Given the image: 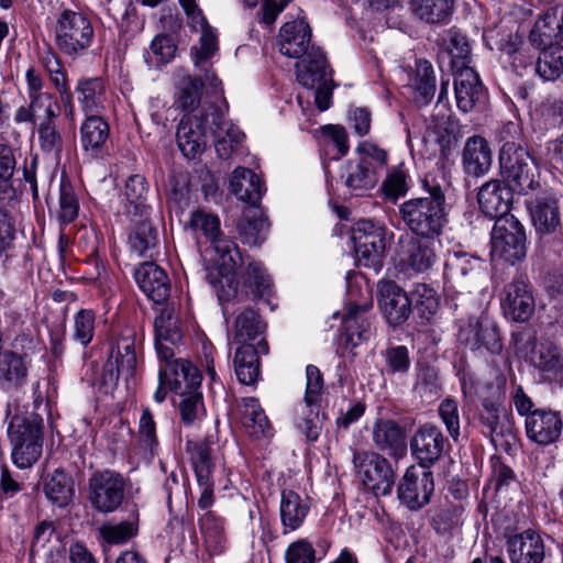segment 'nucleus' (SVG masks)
<instances>
[{"label": "nucleus", "instance_id": "obj_1", "mask_svg": "<svg viewBox=\"0 0 563 563\" xmlns=\"http://www.w3.org/2000/svg\"><path fill=\"white\" fill-rule=\"evenodd\" d=\"M189 224L195 232H201L210 241L218 255V276L214 277L212 273H209L207 278L217 294L223 314L227 316L230 313V305L234 300L240 302L246 297V294L239 291V284L234 276L238 266H242L244 260L236 243L221 233L220 220L217 216L197 210L192 213Z\"/></svg>", "mask_w": 563, "mask_h": 563}, {"label": "nucleus", "instance_id": "obj_2", "mask_svg": "<svg viewBox=\"0 0 563 563\" xmlns=\"http://www.w3.org/2000/svg\"><path fill=\"white\" fill-rule=\"evenodd\" d=\"M427 196L404 201L398 213L406 228L427 240L439 238L448 222L445 192L450 183L444 172L428 173L421 180Z\"/></svg>", "mask_w": 563, "mask_h": 563}, {"label": "nucleus", "instance_id": "obj_3", "mask_svg": "<svg viewBox=\"0 0 563 563\" xmlns=\"http://www.w3.org/2000/svg\"><path fill=\"white\" fill-rule=\"evenodd\" d=\"M532 225L538 235L537 251L549 262L563 256V227L559 198L544 192L527 203Z\"/></svg>", "mask_w": 563, "mask_h": 563}, {"label": "nucleus", "instance_id": "obj_4", "mask_svg": "<svg viewBox=\"0 0 563 563\" xmlns=\"http://www.w3.org/2000/svg\"><path fill=\"white\" fill-rule=\"evenodd\" d=\"M8 437L12 461L20 468L31 467L42 455L43 418L33 411H16L9 421Z\"/></svg>", "mask_w": 563, "mask_h": 563}, {"label": "nucleus", "instance_id": "obj_5", "mask_svg": "<svg viewBox=\"0 0 563 563\" xmlns=\"http://www.w3.org/2000/svg\"><path fill=\"white\" fill-rule=\"evenodd\" d=\"M95 40L91 20L84 12L64 9L57 16L54 42L57 49L71 59L84 56Z\"/></svg>", "mask_w": 563, "mask_h": 563}, {"label": "nucleus", "instance_id": "obj_6", "mask_svg": "<svg viewBox=\"0 0 563 563\" xmlns=\"http://www.w3.org/2000/svg\"><path fill=\"white\" fill-rule=\"evenodd\" d=\"M277 44L284 56L298 59L295 66L296 75L299 74L302 64L311 68L317 66L314 60H327L321 48L311 43V27L303 19L284 23L277 36Z\"/></svg>", "mask_w": 563, "mask_h": 563}, {"label": "nucleus", "instance_id": "obj_7", "mask_svg": "<svg viewBox=\"0 0 563 563\" xmlns=\"http://www.w3.org/2000/svg\"><path fill=\"white\" fill-rule=\"evenodd\" d=\"M356 154L358 159L347 163L343 177L345 186L355 195L361 196L376 186L378 178L375 165H385L387 153L376 143H358Z\"/></svg>", "mask_w": 563, "mask_h": 563}, {"label": "nucleus", "instance_id": "obj_8", "mask_svg": "<svg viewBox=\"0 0 563 563\" xmlns=\"http://www.w3.org/2000/svg\"><path fill=\"white\" fill-rule=\"evenodd\" d=\"M492 256L511 265L527 255V236L523 225L515 216L495 220L492 231Z\"/></svg>", "mask_w": 563, "mask_h": 563}, {"label": "nucleus", "instance_id": "obj_9", "mask_svg": "<svg viewBox=\"0 0 563 563\" xmlns=\"http://www.w3.org/2000/svg\"><path fill=\"white\" fill-rule=\"evenodd\" d=\"M387 235V229L372 220L362 219L354 224L352 241L355 255L362 265L376 271L383 266Z\"/></svg>", "mask_w": 563, "mask_h": 563}, {"label": "nucleus", "instance_id": "obj_10", "mask_svg": "<svg viewBox=\"0 0 563 563\" xmlns=\"http://www.w3.org/2000/svg\"><path fill=\"white\" fill-rule=\"evenodd\" d=\"M125 494V481L120 473L106 470L96 472L88 481V500L101 514L115 511Z\"/></svg>", "mask_w": 563, "mask_h": 563}, {"label": "nucleus", "instance_id": "obj_11", "mask_svg": "<svg viewBox=\"0 0 563 563\" xmlns=\"http://www.w3.org/2000/svg\"><path fill=\"white\" fill-rule=\"evenodd\" d=\"M353 462L363 485L375 496L391 493L395 472L387 459L375 452H360L354 454Z\"/></svg>", "mask_w": 563, "mask_h": 563}, {"label": "nucleus", "instance_id": "obj_12", "mask_svg": "<svg viewBox=\"0 0 563 563\" xmlns=\"http://www.w3.org/2000/svg\"><path fill=\"white\" fill-rule=\"evenodd\" d=\"M500 307L505 316L516 322L528 321L536 308L532 286L526 275H517L504 286Z\"/></svg>", "mask_w": 563, "mask_h": 563}, {"label": "nucleus", "instance_id": "obj_13", "mask_svg": "<svg viewBox=\"0 0 563 563\" xmlns=\"http://www.w3.org/2000/svg\"><path fill=\"white\" fill-rule=\"evenodd\" d=\"M483 263L465 253L449 254L444 265V288L452 292L468 291L482 277Z\"/></svg>", "mask_w": 563, "mask_h": 563}, {"label": "nucleus", "instance_id": "obj_14", "mask_svg": "<svg viewBox=\"0 0 563 563\" xmlns=\"http://www.w3.org/2000/svg\"><path fill=\"white\" fill-rule=\"evenodd\" d=\"M433 489L432 472L410 466L398 485L397 494L399 500L410 510H418L430 501Z\"/></svg>", "mask_w": 563, "mask_h": 563}, {"label": "nucleus", "instance_id": "obj_15", "mask_svg": "<svg viewBox=\"0 0 563 563\" xmlns=\"http://www.w3.org/2000/svg\"><path fill=\"white\" fill-rule=\"evenodd\" d=\"M373 307V301L367 291V296L361 302L350 301L345 308L342 318L344 328L345 344L352 349L366 342L372 336L373 321L367 316Z\"/></svg>", "mask_w": 563, "mask_h": 563}, {"label": "nucleus", "instance_id": "obj_16", "mask_svg": "<svg viewBox=\"0 0 563 563\" xmlns=\"http://www.w3.org/2000/svg\"><path fill=\"white\" fill-rule=\"evenodd\" d=\"M317 66L307 68L305 64L300 66L299 74L296 75L297 81L309 90H314V103L320 111H325L331 106L332 99V70L328 60H314Z\"/></svg>", "mask_w": 563, "mask_h": 563}, {"label": "nucleus", "instance_id": "obj_17", "mask_svg": "<svg viewBox=\"0 0 563 563\" xmlns=\"http://www.w3.org/2000/svg\"><path fill=\"white\" fill-rule=\"evenodd\" d=\"M410 445L412 454L419 462L418 467L429 470L442 456L448 441L439 428L424 424L416 431Z\"/></svg>", "mask_w": 563, "mask_h": 563}, {"label": "nucleus", "instance_id": "obj_18", "mask_svg": "<svg viewBox=\"0 0 563 563\" xmlns=\"http://www.w3.org/2000/svg\"><path fill=\"white\" fill-rule=\"evenodd\" d=\"M528 439L542 446L555 443L561 437L563 422L559 415L550 409H534L525 420Z\"/></svg>", "mask_w": 563, "mask_h": 563}, {"label": "nucleus", "instance_id": "obj_19", "mask_svg": "<svg viewBox=\"0 0 563 563\" xmlns=\"http://www.w3.org/2000/svg\"><path fill=\"white\" fill-rule=\"evenodd\" d=\"M158 379L161 385H168L170 390L180 396L199 391L201 385V375L198 368L183 358L174 360L165 368H159Z\"/></svg>", "mask_w": 563, "mask_h": 563}, {"label": "nucleus", "instance_id": "obj_20", "mask_svg": "<svg viewBox=\"0 0 563 563\" xmlns=\"http://www.w3.org/2000/svg\"><path fill=\"white\" fill-rule=\"evenodd\" d=\"M379 307L387 322L394 327L402 324L412 312L410 296L395 282L379 284Z\"/></svg>", "mask_w": 563, "mask_h": 563}, {"label": "nucleus", "instance_id": "obj_21", "mask_svg": "<svg viewBox=\"0 0 563 563\" xmlns=\"http://www.w3.org/2000/svg\"><path fill=\"white\" fill-rule=\"evenodd\" d=\"M529 41L536 48L563 42V4L550 7L539 16L530 31Z\"/></svg>", "mask_w": 563, "mask_h": 563}, {"label": "nucleus", "instance_id": "obj_22", "mask_svg": "<svg viewBox=\"0 0 563 563\" xmlns=\"http://www.w3.org/2000/svg\"><path fill=\"white\" fill-rule=\"evenodd\" d=\"M137 366V347L135 336L132 332L122 334L115 347H112L110 357L106 363V371L110 373L111 379L120 376L126 380L134 377Z\"/></svg>", "mask_w": 563, "mask_h": 563}, {"label": "nucleus", "instance_id": "obj_23", "mask_svg": "<svg viewBox=\"0 0 563 563\" xmlns=\"http://www.w3.org/2000/svg\"><path fill=\"white\" fill-rule=\"evenodd\" d=\"M461 335L472 350H485L490 354H499L503 343L496 324L488 318H472Z\"/></svg>", "mask_w": 563, "mask_h": 563}, {"label": "nucleus", "instance_id": "obj_24", "mask_svg": "<svg viewBox=\"0 0 563 563\" xmlns=\"http://www.w3.org/2000/svg\"><path fill=\"white\" fill-rule=\"evenodd\" d=\"M507 552L511 563H542L545 558L544 542L531 529L509 537Z\"/></svg>", "mask_w": 563, "mask_h": 563}, {"label": "nucleus", "instance_id": "obj_25", "mask_svg": "<svg viewBox=\"0 0 563 563\" xmlns=\"http://www.w3.org/2000/svg\"><path fill=\"white\" fill-rule=\"evenodd\" d=\"M514 194L504 181L490 180L483 185L477 201L483 213L492 219L511 216L509 213Z\"/></svg>", "mask_w": 563, "mask_h": 563}, {"label": "nucleus", "instance_id": "obj_26", "mask_svg": "<svg viewBox=\"0 0 563 563\" xmlns=\"http://www.w3.org/2000/svg\"><path fill=\"white\" fill-rule=\"evenodd\" d=\"M134 277L141 290L155 303H162L169 297V279L165 271L155 263L141 264L135 269Z\"/></svg>", "mask_w": 563, "mask_h": 563}, {"label": "nucleus", "instance_id": "obj_27", "mask_svg": "<svg viewBox=\"0 0 563 563\" xmlns=\"http://www.w3.org/2000/svg\"><path fill=\"white\" fill-rule=\"evenodd\" d=\"M453 73L456 106L461 111L468 112L484 101V88L473 68H463Z\"/></svg>", "mask_w": 563, "mask_h": 563}, {"label": "nucleus", "instance_id": "obj_28", "mask_svg": "<svg viewBox=\"0 0 563 563\" xmlns=\"http://www.w3.org/2000/svg\"><path fill=\"white\" fill-rule=\"evenodd\" d=\"M187 19L191 30L200 32L199 46H192L190 49L194 65L200 66L218 52V36L216 31L209 25L201 9L187 14Z\"/></svg>", "mask_w": 563, "mask_h": 563}, {"label": "nucleus", "instance_id": "obj_29", "mask_svg": "<svg viewBox=\"0 0 563 563\" xmlns=\"http://www.w3.org/2000/svg\"><path fill=\"white\" fill-rule=\"evenodd\" d=\"M372 440L376 449L393 456L406 452L404 429L391 419H376L372 427Z\"/></svg>", "mask_w": 563, "mask_h": 563}, {"label": "nucleus", "instance_id": "obj_30", "mask_svg": "<svg viewBox=\"0 0 563 563\" xmlns=\"http://www.w3.org/2000/svg\"><path fill=\"white\" fill-rule=\"evenodd\" d=\"M409 238L400 241L399 256L400 261L412 271L420 273L432 267L435 262L434 240H420Z\"/></svg>", "mask_w": 563, "mask_h": 563}, {"label": "nucleus", "instance_id": "obj_31", "mask_svg": "<svg viewBox=\"0 0 563 563\" xmlns=\"http://www.w3.org/2000/svg\"><path fill=\"white\" fill-rule=\"evenodd\" d=\"M267 352L266 341H261L257 349L252 344H242L236 349L233 363L238 380L241 384L253 385L257 382L261 374L258 354Z\"/></svg>", "mask_w": 563, "mask_h": 563}, {"label": "nucleus", "instance_id": "obj_32", "mask_svg": "<svg viewBox=\"0 0 563 563\" xmlns=\"http://www.w3.org/2000/svg\"><path fill=\"white\" fill-rule=\"evenodd\" d=\"M230 191L239 200L257 207L266 188L258 175L246 167H236L230 178Z\"/></svg>", "mask_w": 563, "mask_h": 563}, {"label": "nucleus", "instance_id": "obj_33", "mask_svg": "<svg viewBox=\"0 0 563 563\" xmlns=\"http://www.w3.org/2000/svg\"><path fill=\"white\" fill-rule=\"evenodd\" d=\"M155 346L157 355L162 361L173 363L174 346L180 341V333L176 327V320L173 311L164 310L155 319Z\"/></svg>", "mask_w": 563, "mask_h": 563}, {"label": "nucleus", "instance_id": "obj_34", "mask_svg": "<svg viewBox=\"0 0 563 563\" xmlns=\"http://www.w3.org/2000/svg\"><path fill=\"white\" fill-rule=\"evenodd\" d=\"M455 0H410L409 10L415 19L430 25L448 24L454 12Z\"/></svg>", "mask_w": 563, "mask_h": 563}, {"label": "nucleus", "instance_id": "obj_35", "mask_svg": "<svg viewBox=\"0 0 563 563\" xmlns=\"http://www.w3.org/2000/svg\"><path fill=\"white\" fill-rule=\"evenodd\" d=\"M148 214L150 212L142 218L136 217L133 219L134 225L129 235V243L131 249L140 256L152 257L158 245L159 234Z\"/></svg>", "mask_w": 563, "mask_h": 563}, {"label": "nucleus", "instance_id": "obj_36", "mask_svg": "<svg viewBox=\"0 0 563 563\" xmlns=\"http://www.w3.org/2000/svg\"><path fill=\"white\" fill-rule=\"evenodd\" d=\"M530 362L545 379H556L563 369L560 352L551 342L537 343L531 351Z\"/></svg>", "mask_w": 563, "mask_h": 563}, {"label": "nucleus", "instance_id": "obj_37", "mask_svg": "<svg viewBox=\"0 0 563 563\" xmlns=\"http://www.w3.org/2000/svg\"><path fill=\"white\" fill-rule=\"evenodd\" d=\"M269 223L256 207H250L238 222V231L244 243L261 244L267 236Z\"/></svg>", "mask_w": 563, "mask_h": 563}, {"label": "nucleus", "instance_id": "obj_38", "mask_svg": "<svg viewBox=\"0 0 563 563\" xmlns=\"http://www.w3.org/2000/svg\"><path fill=\"white\" fill-rule=\"evenodd\" d=\"M309 512V505L294 490H283L280 500V520L284 533L297 530Z\"/></svg>", "mask_w": 563, "mask_h": 563}, {"label": "nucleus", "instance_id": "obj_39", "mask_svg": "<svg viewBox=\"0 0 563 563\" xmlns=\"http://www.w3.org/2000/svg\"><path fill=\"white\" fill-rule=\"evenodd\" d=\"M413 100L419 106L428 104L435 92V76L430 62L423 59L416 64V74L412 78Z\"/></svg>", "mask_w": 563, "mask_h": 563}, {"label": "nucleus", "instance_id": "obj_40", "mask_svg": "<svg viewBox=\"0 0 563 563\" xmlns=\"http://www.w3.org/2000/svg\"><path fill=\"white\" fill-rule=\"evenodd\" d=\"M210 444L209 439L188 440L186 442V451L189 454L196 478L207 479V477L213 476L214 462L211 456Z\"/></svg>", "mask_w": 563, "mask_h": 563}, {"label": "nucleus", "instance_id": "obj_41", "mask_svg": "<svg viewBox=\"0 0 563 563\" xmlns=\"http://www.w3.org/2000/svg\"><path fill=\"white\" fill-rule=\"evenodd\" d=\"M201 88L202 82L197 76H184L176 87L175 108L186 113L195 112L201 101Z\"/></svg>", "mask_w": 563, "mask_h": 563}, {"label": "nucleus", "instance_id": "obj_42", "mask_svg": "<svg viewBox=\"0 0 563 563\" xmlns=\"http://www.w3.org/2000/svg\"><path fill=\"white\" fill-rule=\"evenodd\" d=\"M493 162V152L488 143H465L463 164L465 172L475 177L486 174Z\"/></svg>", "mask_w": 563, "mask_h": 563}, {"label": "nucleus", "instance_id": "obj_43", "mask_svg": "<svg viewBox=\"0 0 563 563\" xmlns=\"http://www.w3.org/2000/svg\"><path fill=\"white\" fill-rule=\"evenodd\" d=\"M540 51L536 60V73L544 81H553L563 74V46L552 45L538 48Z\"/></svg>", "mask_w": 563, "mask_h": 563}, {"label": "nucleus", "instance_id": "obj_44", "mask_svg": "<svg viewBox=\"0 0 563 563\" xmlns=\"http://www.w3.org/2000/svg\"><path fill=\"white\" fill-rule=\"evenodd\" d=\"M46 498L58 507L67 506L74 495L73 481L63 470H55L44 483Z\"/></svg>", "mask_w": 563, "mask_h": 563}, {"label": "nucleus", "instance_id": "obj_45", "mask_svg": "<svg viewBox=\"0 0 563 563\" xmlns=\"http://www.w3.org/2000/svg\"><path fill=\"white\" fill-rule=\"evenodd\" d=\"M479 420L484 434L490 438L495 446L503 445L504 442L509 443V438L514 439L511 426L505 412H481Z\"/></svg>", "mask_w": 563, "mask_h": 563}, {"label": "nucleus", "instance_id": "obj_46", "mask_svg": "<svg viewBox=\"0 0 563 563\" xmlns=\"http://www.w3.org/2000/svg\"><path fill=\"white\" fill-rule=\"evenodd\" d=\"M27 366L24 358L13 352H0V382L20 387L25 383Z\"/></svg>", "mask_w": 563, "mask_h": 563}, {"label": "nucleus", "instance_id": "obj_47", "mask_svg": "<svg viewBox=\"0 0 563 563\" xmlns=\"http://www.w3.org/2000/svg\"><path fill=\"white\" fill-rule=\"evenodd\" d=\"M499 164L501 175L505 176L534 162L529 150L521 143H504L499 152Z\"/></svg>", "mask_w": 563, "mask_h": 563}, {"label": "nucleus", "instance_id": "obj_48", "mask_svg": "<svg viewBox=\"0 0 563 563\" xmlns=\"http://www.w3.org/2000/svg\"><path fill=\"white\" fill-rule=\"evenodd\" d=\"M76 91L78 93V101L86 114L98 112L102 107L104 86L100 78L79 80Z\"/></svg>", "mask_w": 563, "mask_h": 563}, {"label": "nucleus", "instance_id": "obj_49", "mask_svg": "<svg viewBox=\"0 0 563 563\" xmlns=\"http://www.w3.org/2000/svg\"><path fill=\"white\" fill-rule=\"evenodd\" d=\"M504 177V183L512 194L528 195L540 186V174L536 164L528 165Z\"/></svg>", "mask_w": 563, "mask_h": 563}, {"label": "nucleus", "instance_id": "obj_50", "mask_svg": "<svg viewBox=\"0 0 563 563\" xmlns=\"http://www.w3.org/2000/svg\"><path fill=\"white\" fill-rule=\"evenodd\" d=\"M124 195L130 205L129 213H131L134 218H142L148 213L150 207L145 203L147 184L143 176H130L125 184Z\"/></svg>", "mask_w": 563, "mask_h": 563}, {"label": "nucleus", "instance_id": "obj_51", "mask_svg": "<svg viewBox=\"0 0 563 563\" xmlns=\"http://www.w3.org/2000/svg\"><path fill=\"white\" fill-rule=\"evenodd\" d=\"M15 165L12 148L5 143H0V201H11L16 197V191L11 184Z\"/></svg>", "mask_w": 563, "mask_h": 563}, {"label": "nucleus", "instance_id": "obj_52", "mask_svg": "<svg viewBox=\"0 0 563 563\" xmlns=\"http://www.w3.org/2000/svg\"><path fill=\"white\" fill-rule=\"evenodd\" d=\"M242 423L250 430L251 435L255 438L265 437L267 434L269 422L257 399H244Z\"/></svg>", "mask_w": 563, "mask_h": 563}, {"label": "nucleus", "instance_id": "obj_53", "mask_svg": "<svg viewBox=\"0 0 563 563\" xmlns=\"http://www.w3.org/2000/svg\"><path fill=\"white\" fill-rule=\"evenodd\" d=\"M264 331L260 316L252 308L241 310L233 324L234 339L239 342L255 340Z\"/></svg>", "mask_w": 563, "mask_h": 563}, {"label": "nucleus", "instance_id": "obj_54", "mask_svg": "<svg viewBox=\"0 0 563 563\" xmlns=\"http://www.w3.org/2000/svg\"><path fill=\"white\" fill-rule=\"evenodd\" d=\"M411 308L417 312L422 323L430 321L439 308V300L433 288L426 284L417 285L409 295Z\"/></svg>", "mask_w": 563, "mask_h": 563}, {"label": "nucleus", "instance_id": "obj_55", "mask_svg": "<svg viewBox=\"0 0 563 563\" xmlns=\"http://www.w3.org/2000/svg\"><path fill=\"white\" fill-rule=\"evenodd\" d=\"M465 136L462 126L451 115L437 117L432 120L428 128L427 135L423 141H459Z\"/></svg>", "mask_w": 563, "mask_h": 563}, {"label": "nucleus", "instance_id": "obj_56", "mask_svg": "<svg viewBox=\"0 0 563 563\" xmlns=\"http://www.w3.org/2000/svg\"><path fill=\"white\" fill-rule=\"evenodd\" d=\"M440 390L441 386L437 369L429 365L420 366L417 373L413 393L423 401L432 402L439 397Z\"/></svg>", "mask_w": 563, "mask_h": 563}, {"label": "nucleus", "instance_id": "obj_57", "mask_svg": "<svg viewBox=\"0 0 563 563\" xmlns=\"http://www.w3.org/2000/svg\"><path fill=\"white\" fill-rule=\"evenodd\" d=\"M464 510L462 501L443 507L432 519L435 531L445 534L459 529L463 525Z\"/></svg>", "mask_w": 563, "mask_h": 563}, {"label": "nucleus", "instance_id": "obj_58", "mask_svg": "<svg viewBox=\"0 0 563 563\" xmlns=\"http://www.w3.org/2000/svg\"><path fill=\"white\" fill-rule=\"evenodd\" d=\"M96 313L91 309H80L74 316L73 340L81 346H87L93 339Z\"/></svg>", "mask_w": 563, "mask_h": 563}, {"label": "nucleus", "instance_id": "obj_59", "mask_svg": "<svg viewBox=\"0 0 563 563\" xmlns=\"http://www.w3.org/2000/svg\"><path fill=\"white\" fill-rule=\"evenodd\" d=\"M297 428L306 435L307 440L316 441L322 429V418L319 415V404L316 407H306V402L298 408L296 419Z\"/></svg>", "mask_w": 563, "mask_h": 563}, {"label": "nucleus", "instance_id": "obj_60", "mask_svg": "<svg viewBox=\"0 0 563 563\" xmlns=\"http://www.w3.org/2000/svg\"><path fill=\"white\" fill-rule=\"evenodd\" d=\"M137 523L121 521L119 523H103L98 528L99 536L108 544H122L137 534Z\"/></svg>", "mask_w": 563, "mask_h": 563}, {"label": "nucleus", "instance_id": "obj_61", "mask_svg": "<svg viewBox=\"0 0 563 563\" xmlns=\"http://www.w3.org/2000/svg\"><path fill=\"white\" fill-rule=\"evenodd\" d=\"M177 46L174 40L166 34L156 35L147 53L146 62L158 67L159 65L169 63L176 54Z\"/></svg>", "mask_w": 563, "mask_h": 563}, {"label": "nucleus", "instance_id": "obj_62", "mask_svg": "<svg viewBox=\"0 0 563 563\" xmlns=\"http://www.w3.org/2000/svg\"><path fill=\"white\" fill-rule=\"evenodd\" d=\"M449 49L452 55V70H462L463 68H472L470 66V44L465 35L459 31H450Z\"/></svg>", "mask_w": 563, "mask_h": 563}, {"label": "nucleus", "instance_id": "obj_63", "mask_svg": "<svg viewBox=\"0 0 563 563\" xmlns=\"http://www.w3.org/2000/svg\"><path fill=\"white\" fill-rule=\"evenodd\" d=\"M199 528L207 547L220 551L223 542V525L211 511H207L199 519Z\"/></svg>", "mask_w": 563, "mask_h": 563}, {"label": "nucleus", "instance_id": "obj_64", "mask_svg": "<svg viewBox=\"0 0 563 563\" xmlns=\"http://www.w3.org/2000/svg\"><path fill=\"white\" fill-rule=\"evenodd\" d=\"M244 284L251 288L256 297H263L268 292L272 282L260 262L249 260L244 275Z\"/></svg>", "mask_w": 563, "mask_h": 563}]
</instances>
